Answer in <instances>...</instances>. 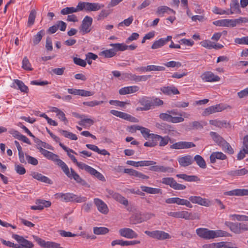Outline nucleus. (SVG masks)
I'll return each instance as SVG.
<instances>
[{
	"instance_id": "obj_1",
	"label": "nucleus",
	"mask_w": 248,
	"mask_h": 248,
	"mask_svg": "<svg viewBox=\"0 0 248 248\" xmlns=\"http://www.w3.org/2000/svg\"><path fill=\"white\" fill-rule=\"evenodd\" d=\"M37 149H39L41 154L49 160L56 162L57 165L61 168L63 172L69 178L74 179L77 183L82 186L87 187H90V186L86 181L82 179L73 169L71 168L70 171V170L67 165L63 161L59 158V156L57 155L49 152L41 147H37Z\"/></svg>"
},
{
	"instance_id": "obj_2",
	"label": "nucleus",
	"mask_w": 248,
	"mask_h": 248,
	"mask_svg": "<svg viewBox=\"0 0 248 248\" xmlns=\"http://www.w3.org/2000/svg\"><path fill=\"white\" fill-rule=\"evenodd\" d=\"M37 149H39L41 154L49 160L56 162L57 165L61 168L63 172L69 178L74 179L77 183L82 186L87 187H90V186L86 181L82 179L73 169L71 168L70 171V170L67 165L63 161L59 158V156L57 155L49 152L41 147H37Z\"/></svg>"
},
{
	"instance_id": "obj_3",
	"label": "nucleus",
	"mask_w": 248,
	"mask_h": 248,
	"mask_svg": "<svg viewBox=\"0 0 248 248\" xmlns=\"http://www.w3.org/2000/svg\"><path fill=\"white\" fill-rule=\"evenodd\" d=\"M37 149H39L41 154L49 160L56 162L57 165L61 168L63 172L69 178L74 179L77 183L82 186L87 187H90V186L86 181L82 179L73 169L71 168L70 171V170L67 165L63 161L59 158V156L57 155L49 152L41 147H37Z\"/></svg>"
},
{
	"instance_id": "obj_4",
	"label": "nucleus",
	"mask_w": 248,
	"mask_h": 248,
	"mask_svg": "<svg viewBox=\"0 0 248 248\" xmlns=\"http://www.w3.org/2000/svg\"><path fill=\"white\" fill-rule=\"evenodd\" d=\"M37 149H39L41 154L49 160L56 162L57 165L61 168L63 172L69 178L74 179L77 183L82 186L87 187H90V186L86 181L82 179L73 169L71 168L70 171V170L67 165L63 161L59 158V156L57 155L49 152L41 147H37Z\"/></svg>"
},
{
	"instance_id": "obj_5",
	"label": "nucleus",
	"mask_w": 248,
	"mask_h": 248,
	"mask_svg": "<svg viewBox=\"0 0 248 248\" xmlns=\"http://www.w3.org/2000/svg\"><path fill=\"white\" fill-rule=\"evenodd\" d=\"M139 103L142 106L137 108V110L147 111L155 108V106H160L164 103L163 101L157 97L150 98L143 96L139 100Z\"/></svg>"
},
{
	"instance_id": "obj_6",
	"label": "nucleus",
	"mask_w": 248,
	"mask_h": 248,
	"mask_svg": "<svg viewBox=\"0 0 248 248\" xmlns=\"http://www.w3.org/2000/svg\"><path fill=\"white\" fill-rule=\"evenodd\" d=\"M57 198L61 199L63 202H76L77 203H81L85 202L87 201L86 197L81 195L78 196L72 193H57L55 195Z\"/></svg>"
},
{
	"instance_id": "obj_7",
	"label": "nucleus",
	"mask_w": 248,
	"mask_h": 248,
	"mask_svg": "<svg viewBox=\"0 0 248 248\" xmlns=\"http://www.w3.org/2000/svg\"><path fill=\"white\" fill-rule=\"evenodd\" d=\"M78 7L81 11L85 10L86 11H96L100 9L103 7V5L97 3L79 2L78 4Z\"/></svg>"
},
{
	"instance_id": "obj_8",
	"label": "nucleus",
	"mask_w": 248,
	"mask_h": 248,
	"mask_svg": "<svg viewBox=\"0 0 248 248\" xmlns=\"http://www.w3.org/2000/svg\"><path fill=\"white\" fill-rule=\"evenodd\" d=\"M144 232L149 236L158 240H164L171 238L170 235L168 233L162 231H146Z\"/></svg>"
},
{
	"instance_id": "obj_9",
	"label": "nucleus",
	"mask_w": 248,
	"mask_h": 248,
	"mask_svg": "<svg viewBox=\"0 0 248 248\" xmlns=\"http://www.w3.org/2000/svg\"><path fill=\"white\" fill-rule=\"evenodd\" d=\"M122 76L123 79H127L136 82L146 81L151 77V75L138 76L132 73H124Z\"/></svg>"
},
{
	"instance_id": "obj_10",
	"label": "nucleus",
	"mask_w": 248,
	"mask_h": 248,
	"mask_svg": "<svg viewBox=\"0 0 248 248\" xmlns=\"http://www.w3.org/2000/svg\"><path fill=\"white\" fill-rule=\"evenodd\" d=\"M162 183L164 184L169 185L170 187L175 190H184L186 186L177 183V182L171 177H166L162 179Z\"/></svg>"
},
{
	"instance_id": "obj_11",
	"label": "nucleus",
	"mask_w": 248,
	"mask_h": 248,
	"mask_svg": "<svg viewBox=\"0 0 248 248\" xmlns=\"http://www.w3.org/2000/svg\"><path fill=\"white\" fill-rule=\"evenodd\" d=\"M106 191L108 194V197H111L113 198L116 201L125 206H127L128 205V201L119 193L115 192L113 190L110 189H107Z\"/></svg>"
},
{
	"instance_id": "obj_12",
	"label": "nucleus",
	"mask_w": 248,
	"mask_h": 248,
	"mask_svg": "<svg viewBox=\"0 0 248 248\" xmlns=\"http://www.w3.org/2000/svg\"><path fill=\"white\" fill-rule=\"evenodd\" d=\"M12 237L16 240L18 243L20 244L21 248H33L34 247L31 242L25 239L22 236L14 234Z\"/></svg>"
},
{
	"instance_id": "obj_13",
	"label": "nucleus",
	"mask_w": 248,
	"mask_h": 248,
	"mask_svg": "<svg viewBox=\"0 0 248 248\" xmlns=\"http://www.w3.org/2000/svg\"><path fill=\"white\" fill-rule=\"evenodd\" d=\"M197 234L201 238L206 240L212 239V230L207 228H200L196 230Z\"/></svg>"
},
{
	"instance_id": "obj_14",
	"label": "nucleus",
	"mask_w": 248,
	"mask_h": 248,
	"mask_svg": "<svg viewBox=\"0 0 248 248\" xmlns=\"http://www.w3.org/2000/svg\"><path fill=\"white\" fill-rule=\"evenodd\" d=\"M93 22V19L91 17L86 16L82 21L80 31L83 34L87 33L91 31V26Z\"/></svg>"
},
{
	"instance_id": "obj_15",
	"label": "nucleus",
	"mask_w": 248,
	"mask_h": 248,
	"mask_svg": "<svg viewBox=\"0 0 248 248\" xmlns=\"http://www.w3.org/2000/svg\"><path fill=\"white\" fill-rule=\"evenodd\" d=\"M225 108L221 104L212 106L205 108L203 112L202 115L203 116H207L214 113L221 112Z\"/></svg>"
},
{
	"instance_id": "obj_16",
	"label": "nucleus",
	"mask_w": 248,
	"mask_h": 248,
	"mask_svg": "<svg viewBox=\"0 0 248 248\" xmlns=\"http://www.w3.org/2000/svg\"><path fill=\"white\" fill-rule=\"evenodd\" d=\"M119 232L121 236L128 239L135 238L138 237V234L130 228L121 229Z\"/></svg>"
},
{
	"instance_id": "obj_17",
	"label": "nucleus",
	"mask_w": 248,
	"mask_h": 248,
	"mask_svg": "<svg viewBox=\"0 0 248 248\" xmlns=\"http://www.w3.org/2000/svg\"><path fill=\"white\" fill-rule=\"evenodd\" d=\"M189 200L193 203H197L200 205L208 207L210 205V202L206 199L200 196H190Z\"/></svg>"
},
{
	"instance_id": "obj_18",
	"label": "nucleus",
	"mask_w": 248,
	"mask_h": 248,
	"mask_svg": "<svg viewBox=\"0 0 248 248\" xmlns=\"http://www.w3.org/2000/svg\"><path fill=\"white\" fill-rule=\"evenodd\" d=\"M93 201L94 204L100 212L104 214H107L108 213V207L107 204L102 200L98 198H95Z\"/></svg>"
},
{
	"instance_id": "obj_19",
	"label": "nucleus",
	"mask_w": 248,
	"mask_h": 248,
	"mask_svg": "<svg viewBox=\"0 0 248 248\" xmlns=\"http://www.w3.org/2000/svg\"><path fill=\"white\" fill-rule=\"evenodd\" d=\"M178 161L182 167H187L193 163V158L191 155H186L178 158Z\"/></svg>"
},
{
	"instance_id": "obj_20",
	"label": "nucleus",
	"mask_w": 248,
	"mask_h": 248,
	"mask_svg": "<svg viewBox=\"0 0 248 248\" xmlns=\"http://www.w3.org/2000/svg\"><path fill=\"white\" fill-rule=\"evenodd\" d=\"M124 172L141 179H148L149 178L148 176L132 169H124Z\"/></svg>"
},
{
	"instance_id": "obj_21",
	"label": "nucleus",
	"mask_w": 248,
	"mask_h": 248,
	"mask_svg": "<svg viewBox=\"0 0 248 248\" xmlns=\"http://www.w3.org/2000/svg\"><path fill=\"white\" fill-rule=\"evenodd\" d=\"M149 170L151 171L159 172H172L173 171V169L172 168L154 165L150 167Z\"/></svg>"
},
{
	"instance_id": "obj_22",
	"label": "nucleus",
	"mask_w": 248,
	"mask_h": 248,
	"mask_svg": "<svg viewBox=\"0 0 248 248\" xmlns=\"http://www.w3.org/2000/svg\"><path fill=\"white\" fill-rule=\"evenodd\" d=\"M180 218H184L186 220L200 219V215L197 213H189L187 211H181Z\"/></svg>"
},
{
	"instance_id": "obj_23",
	"label": "nucleus",
	"mask_w": 248,
	"mask_h": 248,
	"mask_svg": "<svg viewBox=\"0 0 248 248\" xmlns=\"http://www.w3.org/2000/svg\"><path fill=\"white\" fill-rule=\"evenodd\" d=\"M152 138L155 140L159 141L160 146H165L166 145L169 141L172 142L169 136L162 137L158 135L152 134Z\"/></svg>"
},
{
	"instance_id": "obj_24",
	"label": "nucleus",
	"mask_w": 248,
	"mask_h": 248,
	"mask_svg": "<svg viewBox=\"0 0 248 248\" xmlns=\"http://www.w3.org/2000/svg\"><path fill=\"white\" fill-rule=\"evenodd\" d=\"M202 78L206 82L218 81L220 80V78L218 76L215 75L211 72H207L203 74Z\"/></svg>"
},
{
	"instance_id": "obj_25",
	"label": "nucleus",
	"mask_w": 248,
	"mask_h": 248,
	"mask_svg": "<svg viewBox=\"0 0 248 248\" xmlns=\"http://www.w3.org/2000/svg\"><path fill=\"white\" fill-rule=\"evenodd\" d=\"M224 194L228 196H246L248 195V189H235L225 192Z\"/></svg>"
},
{
	"instance_id": "obj_26",
	"label": "nucleus",
	"mask_w": 248,
	"mask_h": 248,
	"mask_svg": "<svg viewBox=\"0 0 248 248\" xmlns=\"http://www.w3.org/2000/svg\"><path fill=\"white\" fill-rule=\"evenodd\" d=\"M160 91L165 94L170 95L171 94H178L180 93L179 91L175 86L162 87Z\"/></svg>"
},
{
	"instance_id": "obj_27",
	"label": "nucleus",
	"mask_w": 248,
	"mask_h": 248,
	"mask_svg": "<svg viewBox=\"0 0 248 248\" xmlns=\"http://www.w3.org/2000/svg\"><path fill=\"white\" fill-rule=\"evenodd\" d=\"M31 176L39 181L42 182L51 184L52 181L48 177L43 175L42 174L37 172H32L31 174Z\"/></svg>"
},
{
	"instance_id": "obj_28",
	"label": "nucleus",
	"mask_w": 248,
	"mask_h": 248,
	"mask_svg": "<svg viewBox=\"0 0 248 248\" xmlns=\"http://www.w3.org/2000/svg\"><path fill=\"white\" fill-rule=\"evenodd\" d=\"M226 155L222 152H213L210 156V162L212 163H214L216 161V159L224 160L226 159Z\"/></svg>"
},
{
	"instance_id": "obj_29",
	"label": "nucleus",
	"mask_w": 248,
	"mask_h": 248,
	"mask_svg": "<svg viewBox=\"0 0 248 248\" xmlns=\"http://www.w3.org/2000/svg\"><path fill=\"white\" fill-rule=\"evenodd\" d=\"M140 188L142 191L149 194H155L162 193V191L160 188H153L145 186H140Z\"/></svg>"
},
{
	"instance_id": "obj_30",
	"label": "nucleus",
	"mask_w": 248,
	"mask_h": 248,
	"mask_svg": "<svg viewBox=\"0 0 248 248\" xmlns=\"http://www.w3.org/2000/svg\"><path fill=\"white\" fill-rule=\"evenodd\" d=\"M176 176L187 182H197L200 180L197 176L188 175L185 173L177 174Z\"/></svg>"
},
{
	"instance_id": "obj_31",
	"label": "nucleus",
	"mask_w": 248,
	"mask_h": 248,
	"mask_svg": "<svg viewBox=\"0 0 248 248\" xmlns=\"http://www.w3.org/2000/svg\"><path fill=\"white\" fill-rule=\"evenodd\" d=\"M228 12H229L230 14H232L234 13H241L239 3L237 0H232V1L230 3V9Z\"/></svg>"
},
{
	"instance_id": "obj_32",
	"label": "nucleus",
	"mask_w": 248,
	"mask_h": 248,
	"mask_svg": "<svg viewBox=\"0 0 248 248\" xmlns=\"http://www.w3.org/2000/svg\"><path fill=\"white\" fill-rule=\"evenodd\" d=\"M248 172V170L245 168L240 169V170H232L228 172L227 174L228 175L231 176L232 177L235 176H241L246 174Z\"/></svg>"
},
{
	"instance_id": "obj_33",
	"label": "nucleus",
	"mask_w": 248,
	"mask_h": 248,
	"mask_svg": "<svg viewBox=\"0 0 248 248\" xmlns=\"http://www.w3.org/2000/svg\"><path fill=\"white\" fill-rule=\"evenodd\" d=\"M210 135L213 140L219 146H221L223 143L225 141L222 137L215 132H211L210 133Z\"/></svg>"
},
{
	"instance_id": "obj_34",
	"label": "nucleus",
	"mask_w": 248,
	"mask_h": 248,
	"mask_svg": "<svg viewBox=\"0 0 248 248\" xmlns=\"http://www.w3.org/2000/svg\"><path fill=\"white\" fill-rule=\"evenodd\" d=\"M156 126L158 128L164 130L165 133H168L175 131L173 127L166 123L156 124Z\"/></svg>"
},
{
	"instance_id": "obj_35",
	"label": "nucleus",
	"mask_w": 248,
	"mask_h": 248,
	"mask_svg": "<svg viewBox=\"0 0 248 248\" xmlns=\"http://www.w3.org/2000/svg\"><path fill=\"white\" fill-rule=\"evenodd\" d=\"M193 158V161H195L200 168L205 169L206 168V164L204 158L200 155H196Z\"/></svg>"
},
{
	"instance_id": "obj_36",
	"label": "nucleus",
	"mask_w": 248,
	"mask_h": 248,
	"mask_svg": "<svg viewBox=\"0 0 248 248\" xmlns=\"http://www.w3.org/2000/svg\"><path fill=\"white\" fill-rule=\"evenodd\" d=\"M45 35V31L44 30L40 31L34 35L32 37V42L33 46H36L42 40V37Z\"/></svg>"
},
{
	"instance_id": "obj_37",
	"label": "nucleus",
	"mask_w": 248,
	"mask_h": 248,
	"mask_svg": "<svg viewBox=\"0 0 248 248\" xmlns=\"http://www.w3.org/2000/svg\"><path fill=\"white\" fill-rule=\"evenodd\" d=\"M225 224L228 227L231 231L233 232L236 234H240L238 223H233L232 222L226 221L225 222Z\"/></svg>"
},
{
	"instance_id": "obj_38",
	"label": "nucleus",
	"mask_w": 248,
	"mask_h": 248,
	"mask_svg": "<svg viewBox=\"0 0 248 248\" xmlns=\"http://www.w3.org/2000/svg\"><path fill=\"white\" fill-rule=\"evenodd\" d=\"M116 54V50L114 48H111L109 49H107L106 50H104L100 52L99 55L100 56H104L105 58H112Z\"/></svg>"
},
{
	"instance_id": "obj_39",
	"label": "nucleus",
	"mask_w": 248,
	"mask_h": 248,
	"mask_svg": "<svg viewBox=\"0 0 248 248\" xmlns=\"http://www.w3.org/2000/svg\"><path fill=\"white\" fill-rule=\"evenodd\" d=\"M169 11L171 12L174 14H175V11L166 6H161L158 7L157 9L156 13L157 15H161L165 13H167Z\"/></svg>"
},
{
	"instance_id": "obj_40",
	"label": "nucleus",
	"mask_w": 248,
	"mask_h": 248,
	"mask_svg": "<svg viewBox=\"0 0 248 248\" xmlns=\"http://www.w3.org/2000/svg\"><path fill=\"white\" fill-rule=\"evenodd\" d=\"M79 11H80L79 10V8L77 6L76 8L75 7H66L63 9H62L61 11V14L63 15H68L70 14H72L73 13L77 12Z\"/></svg>"
},
{
	"instance_id": "obj_41",
	"label": "nucleus",
	"mask_w": 248,
	"mask_h": 248,
	"mask_svg": "<svg viewBox=\"0 0 248 248\" xmlns=\"http://www.w3.org/2000/svg\"><path fill=\"white\" fill-rule=\"evenodd\" d=\"M93 233L96 235L105 234L108 233L109 232V229L108 228L104 227H95L93 228Z\"/></svg>"
},
{
	"instance_id": "obj_42",
	"label": "nucleus",
	"mask_w": 248,
	"mask_h": 248,
	"mask_svg": "<svg viewBox=\"0 0 248 248\" xmlns=\"http://www.w3.org/2000/svg\"><path fill=\"white\" fill-rule=\"evenodd\" d=\"M59 132L64 136L65 138H69L70 140H76L78 139L77 136L72 133V132H69L66 130L62 129L59 130Z\"/></svg>"
},
{
	"instance_id": "obj_43",
	"label": "nucleus",
	"mask_w": 248,
	"mask_h": 248,
	"mask_svg": "<svg viewBox=\"0 0 248 248\" xmlns=\"http://www.w3.org/2000/svg\"><path fill=\"white\" fill-rule=\"evenodd\" d=\"M229 233L227 232L222 231V230H212V239L222 237V236H229Z\"/></svg>"
},
{
	"instance_id": "obj_44",
	"label": "nucleus",
	"mask_w": 248,
	"mask_h": 248,
	"mask_svg": "<svg viewBox=\"0 0 248 248\" xmlns=\"http://www.w3.org/2000/svg\"><path fill=\"white\" fill-rule=\"evenodd\" d=\"M210 124L219 128L226 127L227 123L225 121H219L217 120H212L209 122Z\"/></svg>"
},
{
	"instance_id": "obj_45",
	"label": "nucleus",
	"mask_w": 248,
	"mask_h": 248,
	"mask_svg": "<svg viewBox=\"0 0 248 248\" xmlns=\"http://www.w3.org/2000/svg\"><path fill=\"white\" fill-rule=\"evenodd\" d=\"M14 82L18 86V89H19L22 92H28V87L26 86L22 81L18 79H15L14 80Z\"/></svg>"
},
{
	"instance_id": "obj_46",
	"label": "nucleus",
	"mask_w": 248,
	"mask_h": 248,
	"mask_svg": "<svg viewBox=\"0 0 248 248\" xmlns=\"http://www.w3.org/2000/svg\"><path fill=\"white\" fill-rule=\"evenodd\" d=\"M36 12L35 10H32L29 14L28 21V26L30 27L32 26L35 21V19L36 18Z\"/></svg>"
},
{
	"instance_id": "obj_47",
	"label": "nucleus",
	"mask_w": 248,
	"mask_h": 248,
	"mask_svg": "<svg viewBox=\"0 0 248 248\" xmlns=\"http://www.w3.org/2000/svg\"><path fill=\"white\" fill-rule=\"evenodd\" d=\"M203 122L193 121L189 124L190 129H202L203 128Z\"/></svg>"
},
{
	"instance_id": "obj_48",
	"label": "nucleus",
	"mask_w": 248,
	"mask_h": 248,
	"mask_svg": "<svg viewBox=\"0 0 248 248\" xmlns=\"http://www.w3.org/2000/svg\"><path fill=\"white\" fill-rule=\"evenodd\" d=\"M32 237L34 240L42 248H47V246L48 244V241H45L44 240L41 239V238L32 235Z\"/></svg>"
},
{
	"instance_id": "obj_49",
	"label": "nucleus",
	"mask_w": 248,
	"mask_h": 248,
	"mask_svg": "<svg viewBox=\"0 0 248 248\" xmlns=\"http://www.w3.org/2000/svg\"><path fill=\"white\" fill-rule=\"evenodd\" d=\"M110 46L114 47L116 52H117V51H124L127 49V45L123 43L110 44Z\"/></svg>"
},
{
	"instance_id": "obj_50",
	"label": "nucleus",
	"mask_w": 248,
	"mask_h": 248,
	"mask_svg": "<svg viewBox=\"0 0 248 248\" xmlns=\"http://www.w3.org/2000/svg\"><path fill=\"white\" fill-rule=\"evenodd\" d=\"M222 148V149L225 152L230 154H232L234 153L233 149L232 148L231 146L229 143L226 140L220 146Z\"/></svg>"
},
{
	"instance_id": "obj_51",
	"label": "nucleus",
	"mask_w": 248,
	"mask_h": 248,
	"mask_svg": "<svg viewBox=\"0 0 248 248\" xmlns=\"http://www.w3.org/2000/svg\"><path fill=\"white\" fill-rule=\"evenodd\" d=\"M176 204L181 205H186L189 208L192 207V205L189 201L184 199H180L178 197H177Z\"/></svg>"
},
{
	"instance_id": "obj_52",
	"label": "nucleus",
	"mask_w": 248,
	"mask_h": 248,
	"mask_svg": "<svg viewBox=\"0 0 248 248\" xmlns=\"http://www.w3.org/2000/svg\"><path fill=\"white\" fill-rule=\"evenodd\" d=\"M94 123V122L93 120L89 118H83L81 121H80L78 124L79 125L81 126H86L87 125L90 126Z\"/></svg>"
},
{
	"instance_id": "obj_53",
	"label": "nucleus",
	"mask_w": 248,
	"mask_h": 248,
	"mask_svg": "<svg viewBox=\"0 0 248 248\" xmlns=\"http://www.w3.org/2000/svg\"><path fill=\"white\" fill-rule=\"evenodd\" d=\"M165 45L163 38H160L154 42L151 48L153 49L159 48Z\"/></svg>"
},
{
	"instance_id": "obj_54",
	"label": "nucleus",
	"mask_w": 248,
	"mask_h": 248,
	"mask_svg": "<svg viewBox=\"0 0 248 248\" xmlns=\"http://www.w3.org/2000/svg\"><path fill=\"white\" fill-rule=\"evenodd\" d=\"M147 71H165V68L163 66H157L154 65H150L147 66Z\"/></svg>"
},
{
	"instance_id": "obj_55",
	"label": "nucleus",
	"mask_w": 248,
	"mask_h": 248,
	"mask_svg": "<svg viewBox=\"0 0 248 248\" xmlns=\"http://www.w3.org/2000/svg\"><path fill=\"white\" fill-rule=\"evenodd\" d=\"M36 204H40L43 207H48L51 206V203L50 201H46L44 200L38 199L36 201Z\"/></svg>"
},
{
	"instance_id": "obj_56",
	"label": "nucleus",
	"mask_w": 248,
	"mask_h": 248,
	"mask_svg": "<svg viewBox=\"0 0 248 248\" xmlns=\"http://www.w3.org/2000/svg\"><path fill=\"white\" fill-rule=\"evenodd\" d=\"M22 68L26 70H32L31 64L27 57H25L22 61Z\"/></svg>"
},
{
	"instance_id": "obj_57",
	"label": "nucleus",
	"mask_w": 248,
	"mask_h": 248,
	"mask_svg": "<svg viewBox=\"0 0 248 248\" xmlns=\"http://www.w3.org/2000/svg\"><path fill=\"white\" fill-rule=\"evenodd\" d=\"M234 42L239 45H248V36H245L242 38H237L234 39Z\"/></svg>"
},
{
	"instance_id": "obj_58",
	"label": "nucleus",
	"mask_w": 248,
	"mask_h": 248,
	"mask_svg": "<svg viewBox=\"0 0 248 248\" xmlns=\"http://www.w3.org/2000/svg\"><path fill=\"white\" fill-rule=\"evenodd\" d=\"M231 217L233 220H237L238 221H248V216L240 215H232Z\"/></svg>"
},
{
	"instance_id": "obj_59",
	"label": "nucleus",
	"mask_w": 248,
	"mask_h": 248,
	"mask_svg": "<svg viewBox=\"0 0 248 248\" xmlns=\"http://www.w3.org/2000/svg\"><path fill=\"white\" fill-rule=\"evenodd\" d=\"M201 44L203 47L208 49L215 48L217 46L216 45H213L212 43L209 40H204L202 42Z\"/></svg>"
},
{
	"instance_id": "obj_60",
	"label": "nucleus",
	"mask_w": 248,
	"mask_h": 248,
	"mask_svg": "<svg viewBox=\"0 0 248 248\" xmlns=\"http://www.w3.org/2000/svg\"><path fill=\"white\" fill-rule=\"evenodd\" d=\"M25 156L28 163L34 166H36L38 164V161L37 159L35 157H33L27 154H25Z\"/></svg>"
},
{
	"instance_id": "obj_61",
	"label": "nucleus",
	"mask_w": 248,
	"mask_h": 248,
	"mask_svg": "<svg viewBox=\"0 0 248 248\" xmlns=\"http://www.w3.org/2000/svg\"><path fill=\"white\" fill-rule=\"evenodd\" d=\"M74 62L78 65L82 67H85L86 66V62L79 58L74 57L73 59Z\"/></svg>"
},
{
	"instance_id": "obj_62",
	"label": "nucleus",
	"mask_w": 248,
	"mask_h": 248,
	"mask_svg": "<svg viewBox=\"0 0 248 248\" xmlns=\"http://www.w3.org/2000/svg\"><path fill=\"white\" fill-rule=\"evenodd\" d=\"M133 21V16H130L128 17V18L124 19L123 21L119 23L118 25V26L119 27H122L124 26V25H125L126 26H129Z\"/></svg>"
},
{
	"instance_id": "obj_63",
	"label": "nucleus",
	"mask_w": 248,
	"mask_h": 248,
	"mask_svg": "<svg viewBox=\"0 0 248 248\" xmlns=\"http://www.w3.org/2000/svg\"><path fill=\"white\" fill-rule=\"evenodd\" d=\"M139 165L140 167L149 166L156 164V162L151 160H144L139 161Z\"/></svg>"
},
{
	"instance_id": "obj_64",
	"label": "nucleus",
	"mask_w": 248,
	"mask_h": 248,
	"mask_svg": "<svg viewBox=\"0 0 248 248\" xmlns=\"http://www.w3.org/2000/svg\"><path fill=\"white\" fill-rule=\"evenodd\" d=\"M242 149H243L245 153L248 154V135H246L244 137Z\"/></svg>"
}]
</instances>
